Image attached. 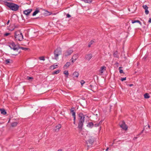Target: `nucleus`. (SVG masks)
I'll return each instance as SVG.
<instances>
[{"instance_id": "nucleus-1", "label": "nucleus", "mask_w": 151, "mask_h": 151, "mask_svg": "<svg viewBox=\"0 0 151 151\" xmlns=\"http://www.w3.org/2000/svg\"><path fill=\"white\" fill-rule=\"evenodd\" d=\"M5 4L9 7L10 9L12 11H16L19 9V6L16 4L12 3H9L7 2H4Z\"/></svg>"}, {"instance_id": "nucleus-2", "label": "nucleus", "mask_w": 151, "mask_h": 151, "mask_svg": "<svg viewBox=\"0 0 151 151\" xmlns=\"http://www.w3.org/2000/svg\"><path fill=\"white\" fill-rule=\"evenodd\" d=\"M78 117V127L80 129H82L84 121V116L82 113H81L79 114Z\"/></svg>"}, {"instance_id": "nucleus-3", "label": "nucleus", "mask_w": 151, "mask_h": 151, "mask_svg": "<svg viewBox=\"0 0 151 151\" xmlns=\"http://www.w3.org/2000/svg\"><path fill=\"white\" fill-rule=\"evenodd\" d=\"M14 37L15 38L16 40L19 41L22 40L23 39V37L22 34L19 31L15 32Z\"/></svg>"}, {"instance_id": "nucleus-4", "label": "nucleus", "mask_w": 151, "mask_h": 151, "mask_svg": "<svg viewBox=\"0 0 151 151\" xmlns=\"http://www.w3.org/2000/svg\"><path fill=\"white\" fill-rule=\"evenodd\" d=\"M61 50L60 48L57 49L54 52L55 59L57 60L58 58V56L61 55Z\"/></svg>"}, {"instance_id": "nucleus-5", "label": "nucleus", "mask_w": 151, "mask_h": 151, "mask_svg": "<svg viewBox=\"0 0 151 151\" xmlns=\"http://www.w3.org/2000/svg\"><path fill=\"white\" fill-rule=\"evenodd\" d=\"M120 125L121 127L123 129L125 130H127V127L126 125L124 122L123 121H122L120 123Z\"/></svg>"}, {"instance_id": "nucleus-6", "label": "nucleus", "mask_w": 151, "mask_h": 151, "mask_svg": "<svg viewBox=\"0 0 151 151\" xmlns=\"http://www.w3.org/2000/svg\"><path fill=\"white\" fill-rule=\"evenodd\" d=\"M73 52L72 50L69 49L64 53V55L65 56H67L70 55Z\"/></svg>"}, {"instance_id": "nucleus-7", "label": "nucleus", "mask_w": 151, "mask_h": 151, "mask_svg": "<svg viewBox=\"0 0 151 151\" xmlns=\"http://www.w3.org/2000/svg\"><path fill=\"white\" fill-rule=\"evenodd\" d=\"M9 46L11 49H13L14 50L18 49L17 47L14 42H11Z\"/></svg>"}, {"instance_id": "nucleus-8", "label": "nucleus", "mask_w": 151, "mask_h": 151, "mask_svg": "<svg viewBox=\"0 0 151 151\" xmlns=\"http://www.w3.org/2000/svg\"><path fill=\"white\" fill-rule=\"evenodd\" d=\"M32 11V9H29L23 11V13L26 15H29Z\"/></svg>"}, {"instance_id": "nucleus-9", "label": "nucleus", "mask_w": 151, "mask_h": 151, "mask_svg": "<svg viewBox=\"0 0 151 151\" xmlns=\"http://www.w3.org/2000/svg\"><path fill=\"white\" fill-rule=\"evenodd\" d=\"M106 70V67L105 66H103L102 67H101L99 71V74L101 75L103 73V72L105 71Z\"/></svg>"}, {"instance_id": "nucleus-10", "label": "nucleus", "mask_w": 151, "mask_h": 151, "mask_svg": "<svg viewBox=\"0 0 151 151\" xmlns=\"http://www.w3.org/2000/svg\"><path fill=\"white\" fill-rule=\"evenodd\" d=\"M92 58V55L91 54H89L86 55L85 59L88 61H89Z\"/></svg>"}, {"instance_id": "nucleus-11", "label": "nucleus", "mask_w": 151, "mask_h": 151, "mask_svg": "<svg viewBox=\"0 0 151 151\" xmlns=\"http://www.w3.org/2000/svg\"><path fill=\"white\" fill-rule=\"evenodd\" d=\"M70 112L72 114V116L73 117V120H76V114H75V112L74 111L73 109L72 108L70 109Z\"/></svg>"}, {"instance_id": "nucleus-12", "label": "nucleus", "mask_w": 151, "mask_h": 151, "mask_svg": "<svg viewBox=\"0 0 151 151\" xmlns=\"http://www.w3.org/2000/svg\"><path fill=\"white\" fill-rule=\"evenodd\" d=\"M94 141V138L93 137H91L88 140V142L91 144H92Z\"/></svg>"}, {"instance_id": "nucleus-13", "label": "nucleus", "mask_w": 151, "mask_h": 151, "mask_svg": "<svg viewBox=\"0 0 151 151\" xmlns=\"http://www.w3.org/2000/svg\"><path fill=\"white\" fill-rule=\"evenodd\" d=\"M78 54H76L73 55L72 58V59L74 60V61H75L78 58Z\"/></svg>"}, {"instance_id": "nucleus-14", "label": "nucleus", "mask_w": 151, "mask_h": 151, "mask_svg": "<svg viewBox=\"0 0 151 151\" xmlns=\"http://www.w3.org/2000/svg\"><path fill=\"white\" fill-rule=\"evenodd\" d=\"M61 125L60 124H58V125L56 126V129H55L56 132H58L59 131V129L61 128Z\"/></svg>"}, {"instance_id": "nucleus-15", "label": "nucleus", "mask_w": 151, "mask_h": 151, "mask_svg": "<svg viewBox=\"0 0 151 151\" xmlns=\"http://www.w3.org/2000/svg\"><path fill=\"white\" fill-rule=\"evenodd\" d=\"M40 10L39 9H37L32 14V16H34L36 15L37 14L40 12Z\"/></svg>"}, {"instance_id": "nucleus-16", "label": "nucleus", "mask_w": 151, "mask_h": 151, "mask_svg": "<svg viewBox=\"0 0 151 151\" xmlns=\"http://www.w3.org/2000/svg\"><path fill=\"white\" fill-rule=\"evenodd\" d=\"M73 75L74 77H75L77 78L78 77L79 73L77 72H75L73 73Z\"/></svg>"}, {"instance_id": "nucleus-17", "label": "nucleus", "mask_w": 151, "mask_h": 151, "mask_svg": "<svg viewBox=\"0 0 151 151\" xmlns=\"http://www.w3.org/2000/svg\"><path fill=\"white\" fill-rule=\"evenodd\" d=\"M132 24H134L136 22L138 23L140 25H142L141 22L138 20H136L134 21L132 20Z\"/></svg>"}, {"instance_id": "nucleus-18", "label": "nucleus", "mask_w": 151, "mask_h": 151, "mask_svg": "<svg viewBox=\"0 0 151 151\" xmlns=\"http://www.w3.org/2000/svg\"><path fill=\"white\" fill-rule=\"evenodd\" d=\"M18 124V123L17 122H12L11 124V126L12 127H16L17 125Z\"/></svg>"}, {"instance_id": "nucleus-19", "label": "nucleus", "mask_w": 151, "mask_h": 151, "mask_svg": "<svg viewBox=\"0 0 151 151\" xmlns=\"http://www.w3.org/2000/svg\"><path fill=\"white\" fill-rule=\"evenodd\" d=\"M0 110L1 114H6V112L4 109H0Z\"/></svg>"}, {"instance_id": "nucleus-20", "label": "nucleus", "mask_w": 151, "mask_h": 151, "mask_svg": "<svg viewBox=\"0 0 151 151\" xmlns=\"http://www.w3.org/2000/svg\"><path fill=\"white\" fill-rule=\"evenodd\" d=\"M57 66H58L57 65H52L50 66V68L51 69L53 70L54 69L56 68H57Z\"/></svg>"}, {"instance_id": "nucleus-21", "label": "nucleus", "mask_w": 151, "mask_h": 151, "mask_svg": "<svg viewBox=\"0 0 151 151\" xmlns=\"http://www.w3.org/2000/svg\"><path fill=\"white\" fill-rule=\"evenodd\" d=\"M144 96L145 98V99H148L150 97V96H149V94L147 93H145L144 95Z\"/></svg>"}, {"instance_id": "nucleus-22", "label": "nucleus", "mask_w": 151, "mask_h": 151, "mask_svg": "<svg viewBox=\"0 0 151 151\" xmlns=\"http://www.w3.org/2000/svg\"><path fill=\"white\" fill-rule=\"evenodd\" d=\"M70 62H67L65 64V65L64 67H66V68H68L70 66Z\"/></svg>"}, {"instance_id": "nucleus-23", "label": "nucleus", "mask_w": 151, "mask_h": 151, "mask_svg": "<svg viewBox=\"0 0 151 151\" xmlns=\"http://www.w3.org/2000/svg\"><path fill=\"white\" fill-rule=\"evenodd\" d=\"M93 125V124L92 122H90L89 123L88 126L90 127H92Z\"/></svg>"}, {"instance_id": "nucleus-24", "label": "nucleus", "mask_w": 151, "mask_h": 151, "mask_svg": "<svg viewBox=\"0 0 151 151\" xmlns=\"http://www.w3.org/2000/svg\"><path fill=\"white\" fill-rule=\"evenodd\" d=\"M39 59L40 60H42L44 61L45 60V57L43 56L40 57L39 58Z\"/></svg>"}, {"instance_id": "nucleus-25", "label": "nucleus", "mask_w": 151, "mask_h": 151, "mask_svg": "<svg viewBox=\"0 0 151 151\" xmlns=\"http://www.w3.org/2000/svg\"><path fill=\"white\" fill-rule=\"evenodd\" d=\"M63 73L65 75H67V77H68V75L69 74L68 71L65 70L64 71Z\"/></svg>"}, {"instance_id": "nucleus-26", "label": "nucleus", "mask_w": 151, "mask_h": 151, "mask_svg": "<svg viewBox=\"0 0 151 151\" xmlns=\"http://www.w3.org/2000/svg\"><path fill=\"white\" fill-rule=\"evenodd\" d=\"M10 59H7L6 60L5 62L6 64H8L10 63Z\"/></svg>"}, {"instance_id": "nucleus-27", "label": "nucleus", "mask_w": 151, "mask_h": 151, "mask_svg": "<svg viewBox=\"0 0 151 151\" xmlns=\"http://www.w3.org/2000/svg\"><path fill=\"white\" fill-rule=\"evenodd\" d=\"M84 2H86V3H90L92 1L91 0H84Z\"/></svg>"}, {"instance_id": "nucleus-28", "label": "nucleus", "mask_w": 151, "mask_h": 151, "mask_svg": "<svg viewBox=\"0 0 151 151\" xmlns=\"http://www.w3.org/2000/svg\"><path fill=\"white\" fill-rule=\"evenodd\" d=\"M142 7L145 9H148V7L146 5H143L142 6Z\"/></svg>"}, {"instance_id": "nucleus-29", "label": "nucleus", "mask_w": 151, "mask_h": 151, "mask_svg": "<svg viewBox=\"0 0 151 151\" xmlns=\"http://www.w3.org/2000/svg\"><path fill=\"white\" fill-rule=\"evenodd\" d=\"M122 68L121 67H120L119 68V72L120 73H123V70L120 69L121 68Z\"/></svg>"}, {"instance_id": "nucleus-30", "label": "nucleus", "mask_w": 151, "mask_h": 151, "mask_svg": "<svg viewBox=\"0 0 151 151\" xmlns=\"http://www.w3.org/2000/svg\"><path fill=\"white\" fill-rule=\"evenodd\" d=\"M60 72L59 70H57L56 71H55L54 72V73H53V74H57L58 73Z\"/></svg>"}, {"instance_id": "nucleus-31", "label": "nucleus", "mask_w": 151, "mask_h": 151, "mask_svg": "<svg viewBox=\"0 0 151 151\" xmlns=\"http://www.w3.org/2000/svg\"><path fill=\"white\" fill-rule=\"evenodd\" d=\"M100 123H101V121L100 122H99V123H97L96 124H94L95 126L96 127L99 126V124H100Z\"/></svg>"}, {"instance_id": "nucleus-32", "label": "nucleus", "mask_w": 151, "mask_h": 151, "mask_svg": "<svg viewBox=\"0 0 151 151\" xmlns=\"http://www.w3.org/2000/svg\"><path fill=\"white\" fill-rule=\"evenodd\" d=\"M145 12L146 14H147L149 13V12L148 10V9H145Z\"/></svg>"}, {"instance_id": "nucleus-33", "label": "nucleus", "mask_w": 151, "mask_h": 151, "mask_svg": "<svg viewBox=\"0 0 151 151\" xmlns=\"http://www.w3.org/2000/svg\"><path fill=\"white\" fill-rule=\"evenodd\" d=\"M20 48L23 50H27L28 49V48H27L23 47H20Z\"/></svg>"}, {"instance_id": "nucleus-34", "label": "nucleus", "mask_w": 151, "mask_h": 151, "mask_svg": "<svg viewBox=\"0 0 151 151\" xmlns=\"http://www.w3.org/2000/svg\"><path fill=\"white\" fill-rule=\"evenodd\" d=\"M85 83V82L83 80H82L81 81V85L82 86L83 84H84Z\"/></svg>"}, {"instance_id": "nucleus-35", "label": "nucleus", "mask_w": 151, "mask_h": 151, "mask_svg": "<svg viewBox=\"0 0 151 151\" xmlns=\"http://www.w3.org/2000/svg\"><path fill=\"white\" fill-rule=\"evenodd\" d=\"M126 77H125V78H121V80L122 81H124L126 80Z\"/></svg>"}, {"instance_id": "nucleus-36", "label": "nucleus", "mask_w": 151, "mask_h": 151, "mask_svg": "<svg viewBox=\"0 0 151 151\" xmlns=\"http://www.w3.org/2000/svg\"><path fill=\"white\" fill-rule=\"evenodd\" d=\"M92 42H93L91 41L89 43V45H88V47H91V45L92 44Z\"/></svg>"}, {"instance_id": "nucleus-37", "label": "nucleus", "mask_w": 151, "mask_h": 151, "mask_svg": "<svg viewBox=\"0 0 151 151\" xmlns=\"http://www.w3.org/2000/svg\"><path fill=\"white\" fill-rule=\"evenodd\" d=\"M145 127H144L143 128V130H142V131H141V132L139 134H141L144 132V131L145 130Z\"/></svg>"}, {"instance_id": "nucleus-38", "label": "nucleus", "mask_w": 151, "mask_h": 151, "mask_svg": "<svg viewBox=\"0 0 151 151\" xmlns=\"http://www.w3.org/2000/svg\"><path fill=\"white\" fill-rule=\"evenodd\" d=\"M10 34L9 33H6L4 34V35L5 36H7L9 35H10Z\"/></svg>"}, {"instance_id": "nucleus-39", "label": "nucleus", "mask_w": 151, "mask_h": 151, "mask_svg": "<svg viewBox=\"0 0 151 151\" xmlns=\"http://www.w3.org/2000/svg\"><path fill=\"white\" fill-rule=\"evenodd\" d=\"M67 17L68 18H70V17H71V16L70 14H67Z\"/></svg>"}, {"instance_id": "nucleus-40", "label": "nucleus", "mask_w": 151, "mask_h": 151, "mask_svg": "<svg viewBox=\"0 0 151 151\" xmlns=\"http://www.w3.org/2000/svg\"><path fill=\"white\" fill-rule=\"evenodd\" d=\"M148 22L150 23H151V18L148 21Z\"/></svg>"}, {"instance_id": "nucleus-41", "label": "nucleus", "mask_w": 151, "mask_h": 151, "mask_svg": "<svg viewBox=\"0 0 151 151\" xmlns=\"http://www.w3.org/2000/svg\"><path fill=\"white\" fill-rule=\"evenodd\" d=\"M27 78H28V80H29V79H30L32 78V77H27Z\"/></svg>"}, {"instance_id": "nucleus-42", "label": "nucleus", "mask_w": 151, "mask_h": 151, "mask_svg": "<svg viewBox=\"0 0 151 151\" xmlns=\"http://www.w3.org/2000/svg\"><path fill=\"white\" fill-rule=\"evenodd\" d=\"M137 137H134V138H133V139H134V140L136 139H137Z\"/></svg>"}, {"instance_id": "nucleus-43", "label": "nucleus", "mask_w": 151, "mask_h": 151, "mask_svg": "<svg viewBox=\"0 0 151 151\" xmlns=\"http://www.w3.org/2000/svg\"><path fill=\"white\" fill-rule=\"evenodd\" d=\"M9 23V20L7 22L6 24H8Z\"/></svg>"}, {"instance_id": "nucleus-44", "label": "nucleus", "mask_w": 151, "mask_h": 151, "mask_svg": "<svg viewBox=\"0 0 151 151\" xmlns=\"http://www.w3.org/2000/svg\"><path fill=\"white\" fill-rule=\"evenodd\" d=\"M129 86L131 87L133 86V84H129Z\"/></svg>"}, {"instance_id": "nucleus-45", "label": "nucleus", "mask_w": 151, "mask_h": 151, "mask_svg": "<svg viewBox=\"0 0 151 151\" xmlns=\"http://www.w3.org/2000/svg\"><path fill=\"white\" fill-rule=\"evenodd\" d=\"M109 147H107L106 149V151H108V150H109Z\"/></svg>"}, {"instance_id": "nucleus-46", "label": "nucleus", "mask_w": 151, "mask_h": 151, "mask_svg": "<svg viewBox=\"0 0 151 151\" xmlns=\"http://www.w3.org/2000/svg\"><path fill=\"white\" fill-rule=\"evenodd\" d=\"M72 61V63H74V62H75V61H74V60H73L72 59V61Z\"/></svg>"}, {"instance_id": "nucleus-47", "label": "nucleus", "mask_w": 151, "mask_h": 151, "mask_svg": "<svg viewBox=\"0 0 151 151\" xmlns=\"http://www.w3.org/2000/svg\"><path fill=\"white\" fill-rule=\"evenodd\" d=\"M114 56L116 57H117L116 56V54H115V53H114Z\"/></svg>"}, {"instance_id": "nucleus-48", "label": "nucleus", "mask_w": 151, "mask_h": 151, "mask_svg": "<svg viewBox=\"0 0 151 151\" xmlns=\"http://www.w3.org/2000/svg\"><path fill=\"white\" fill-rule=\"evenodd\" d=\"M148 127L149 128L150 127L149 124H148Z\"/></svg>"}, {"instance_id": "nucleus-49", "label": "nucleus", "mask_w": 151, "mask_h": 151, "mask_svg": "<svg viewBox=\"0 0 151 151\" xmlns=\"http://www.w3.org/2000/svg\"><path fill=\"white\" fill-rule=\"evenodd\" d=\"M14 29V28H13L12 29H9L12 31V30H13Z\"/></svg>"}, {"instance_id": "nucleus-50", "label": "nucleus", "mask_w": 151, "mask_h": 151, "mask_svg": "<svg viewBox=\"0 0 151 151\" xmlns=\"http://www.w3.org/2000/svg\"><path fill=\"white\" fill-rule=\"evenodd\" d=\"M75 122H75V120H74V122H73V123H74V124H75Z\"/></svg>"}, {"instance_id": "nucleus-51", "label": "nucleus", "mask_w": 151, "mask_h": 151, "mask_svg": "<svg viewBox=\"0 0 151 151\" xmlns=\"http://www.w3.org/2000/svg\"><path fill=\"white\" fill-rule=\"evenodd\" d=\"M58 151H62V150H58Z\"/></svg>"}, {"instance_id": "nucleus-52", "label": "nucleus", "mask_w": 151, "mask_h": 151, "mask_svg": "<svg viewBox=\"0 0 151 151\" xmlns=\"http://www.w3.org/2000/svg\"><path fill=\"white\" fill-rule=\"evenodd\" d=\"M140 135V134H138L137 136H139V135Z\"/></svg>"}, {"instance_id": "nucleus-53", "label": "nucleus", "mask_w": 151, "mask_h": 151, "mask_svg": "<svg viewBox=\"0 0 151 151\" xmlns=\"http://www.w3.org/2000/svg\"><path fill=\"white\" fill-rule=\"evenodd\" d=\"M114 144V142L113 143L112 145H113Z\"/></svg>"}, {"instance_id": "nucleus-54", "label": "nucleus", "mask_w": 151, "mask_h": 151, "mask_svg": "<svg viewBox=\"0 0 151 151\" xmlns=\"http://www.w3.org/2000/svg\"><path fill=\"white\" fill-rule=\"evenodd\" d=\"M112 145H113L112 144V145H111V146H112Z\"/></svg>"}]
</instances>
